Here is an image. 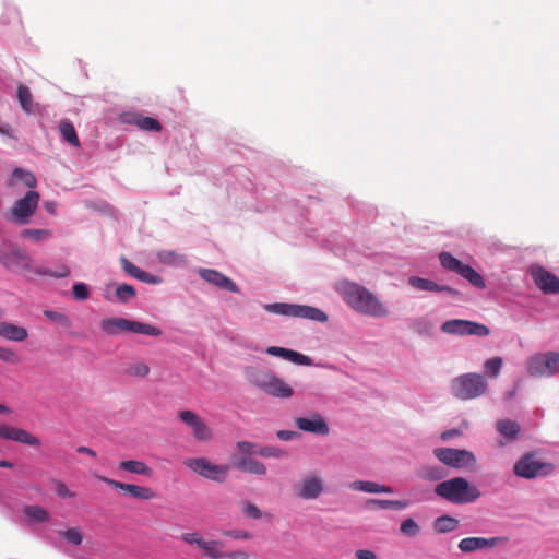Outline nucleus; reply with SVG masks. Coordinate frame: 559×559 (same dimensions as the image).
Wrapping results in <instances>:
<instances>
[{
  "mask_svg": "<svg viewBox=\"0 0 559 559\" xmlns=\"http://www.w3.org/2000/svg\"><path fill=\"white\" fill-rule=\"evenodd\" d=\"M223 534L233 539H250L252 537V535L245 530H229L225 531Z\"/></svg>",
  "mask_w": 559,
  "mask_h": 559,
  "instance_id": "obj_59",
  "label": "nucleus"
},
{
  "mask_svg": "<svg viewBox=\"0 0 559 559\" xmlns=\"http://www.w3.org/2000/svg\"><path fill=\"white\" fill-rule=\"evenodd\" d=\"M532 280L536 287L547 295L559 294V277L542 265H532L530 269Z\"/></svg>",
  "mask_w": 559,
  "mask_h": 559,
  "instance_id": "obj_13",
  "label": "nucleus"
},
{
  "mask_svg": "<svg viewBox=\"0 0 559 559\" xmlns=\"http://www.w3.org/2000/svg\"><path fill=\"white\" fill-rule=\"evenodd\" d=\"M135 295L136 290L130 284H120L116 288V297L120 304H128Z\"/></svg>",
  "mask_w": 559,
  "mask_h": 559,
  "instance_id": "obj_40",
  "label": "nucleus"
},
{
  "mask_svg": "<svg viewBox=\"0 0 559 559\" xmlns=\"http://www.w3.org/2000/svg\"><path fill=\"white\" fill-rule=\"evenodd\" d=\"M504 539L503 537H465L459 543V549L463 552H472L478 549L495 547Z\"/></svg>",
  "mask_w": 559,
  "mask_h": 559,
  "instance_id": "obj_20",
  "label": "nucleus"
},
{
  "mask_svg": "<svg viewBox=\"0 0 559 559\" xmlns=\"http://www.w3.org/2000/svg\"><path fill=\"white\" fill-rule=\"evenodd\" d=\"M462 432L460 429L457 428H452V429H448V430H444L440 438L442 441L447 442V441H450L451 439L455 438V437H459L461 436Z\"/></svg>",
  "mask_w": 559,
  "mask_h": 559,
  "instance_id": "obj_61",
  "label": "nucleus"
},
{
  "mask_svg": "<svg viewBox=\"0 0 559 559\" xmlns=\"http://www.w3.org/2000/svg\"><path fill=\"white\" fill-rule=\"evenodd\" d=\"M496 429L507 440H514L520 433V425L511 419H500L496 423Z\"/></svg>",
  "mask_w": 559,
  "mask_h": 559,
  "instance_id": "obj_28",
  "label": "nucleus"
},
{
  "mask_svg": "<svg viewBox=\"0 0 559 559\" xmlns=\"http://www.w3.org/2000/svg\"><path fill=\"white\" fill-rule=\"evenodd\" d=\"M459 275L466 280L475 288H486V281L484 276L468 264L463 265V267L459 272Z\"/></svg>",
  "mask_w": 559,
  "mask_h": 559,
  "instance_id": "obj_26",
  "label": "nucleus"
},
{
  "mask_svg": "<svg viewBox=\"0 0 559 559\" xmlns=\"http://www.w3.org/2000/svg\"><path fill=\"white\" fill-rule=\"evenodd\" d=\"M72 293L75 299L83 301L90 296V287L83 282H78L73 284Z\"/></svg>",
  "mask_w": 559,
  "mask_h": 559,
  "instance_id": "obj_49",
  "label": "nucleus"
},
{
  "mask_svg": "<svg viewBox=\"0 0 559 559\" xmlns=\"http://www.w3.org/2000/svg\"><path fill=\"white\" fill-rule=\"evenodd\" d=\"M290 352H292L290 348H285V347H280V346H269L265 349V353L267 355L280 357V358H283L285 360H288Z\"/></svg>",
  "mask_w": 559,
  "mask_h": 559,
  "instance_id": "obj_57",
  "label": "nucleus"
},
{
  "mask_svg": "<svg viewBox=\"0 0 559 559\" xmlns=\"http://www.w3.org/2000/svg\"><path fill=\"white\" fill-rule=\"evenodd\" d=\"M242 511L247 518H250L252 520H259L262 518L261 510L255 504H253L251 502H246Z\"/></svg>",
  "mask_w": 559,
  "mask_h": 559,
  "instance_id": "obj_58",
  "label": "nucleus"
},
{
  "mask_svg": "<svg viewBox=\"0 0 559 559\" xmlns=\"http://www.w3.org/2000/svg\"><path fill=\"white\" fill-rule=\"evenodd\" d=\"M33 262L31 255L17 248L12 250L0 248V263L12 273L27 271L34 272L40 276H50L53 278H63L70 275V269L67 265H61L57 271H52L45 266L34 267Z\"/></svg>",
  "mask_w": 559,
  "mask_h": 559,
  "instance_id": "obj_2",
  "label": "nucleus"
},
{
  "mask_svg": "<svg viewBox=\"0 0 559 559\" xmlns=\"http://www.w3.org/2000/svg\"><path fill=\"white\" fill-rule=\"evenodd\" d=\"M7 440H12L31 447H39L40 440L25 429L9 426Z\"/></svg>",
  "mask_w": 559,
  "mask_h": 559,
  "instance_id": "obj_23",
  "label": "nucleus"
},
{
  "mask_svg": "<svg viewBox=\"0 0 559 559\" xmlns=\"http://www.w3.org/2000/svg\"><path fill=\"white\" fill-rule=\"evenodd\" d=\"M119 469L127 471L132 474L150 477L153 473L152 468L142 461L127 460L121 461L118 465Z\"/></svg>",
  "mask_w": 559,
  "mask_h": 559,
  "instance_id": "obj_27",
  "label": "nucleus"
},
{
  "mask_svg": "<svg viewBox=\"0 0 559 559\" xmlns=\"http://www.w3.org/2000/svg\"><path fill=\"white\" fill-rule=\"evenodd\" d=\"M411 328L419 335H430L433 324L428 318L418 317L412 320Z\"/></svg>",
  "mask_w": 559,
  "mask_h": 559,
  "instance_id": "obj_37",
  "label": "nucleus"
},
{
  "mask_svg": "<svg viewBox=\"0 0 559 559\" xmlns=\"http://www.w3.org/2000/svg\"><path fill=\"white\" fill-rule=\"evenodd\" d=\"M236 449L239 451L238 455H258L259 454V444L251 441H238L236 443Z\"/></svg>",
  "mask_w": 559,
  "mask_h": 559,
  "instance_id": "obj_46",
  "label": "nucleus"
},
{
  "mask_svg": "<svg viewBox=\"0 0 559 559\" xmlns=\"http://www.w3.org/2000/svg\"><path fill=\"white\" fill-rule=\"evenodd\" d=\"M445 471L441 466H427L421 471L420 477L430 481H439L445 477Z\"/></svg>",
  "mask_w": 559,
  "mask_h": 559,
  "instance_id": "obj_42",
  "label": "nucleus"
},
{
  "mask_svg": "<svg viewBox=\"0 0 559 559\" xmlns=\"http://www.w3.org/2000/svg\"><path fill=\"white\" fill-rule=\"evenodd\" d=\"M259 454L262 457H274L280 459L284 456L286 453L282 449L274 445H259Z\"/></svg>",
  "mask_w": 559,
  "mask_h": 559,
  "instance_id": "obj_48",
  "label": "nucleus"
},
{
  "mask_svg": "<svg viewBox=\"0 0 559 559\" xmlns=\"http://www.w3.org/2000/svg\"><path fill=\"white\" fill-rule=\"evenodd\" d=\"M39 198L38 192L34 190L27 191L12 207L13 221L20 225L28 224L38 206Z\"/></svg>",
  "mask_w": 559,
  "mask_h": 559,
  "instance_id": "obj_12",
  "label": "nucleus"
},
{
  "mask_svg": "<svg viewBox=\"0 0 559 559\" xmlns=\"http://www.w3.org/2000/svg\"><path fill=\"white\" fill-rule=\"evenodd\" d=\"M23 238H32L34 241H40L49 236L46 229H24L21 234Z\"/></svg>",
  "mask_w": 559,
  "mask_h": 559,
  "instance_id": "obj_54",
  "label": "nucleus"
},
{
  "mask_svg": "<svg viewBox=\"0 0 559 559\" xmlns=\"http://www.w3.org/2000/svg\"><path fill=\"white\" fill-rule=\"evenodd\" d=\"M0 360L7 364L15 365L20 362V357L14 350L0 346Z\"/></svg>",
  "mask_w": 559,
  "mask_h": 559,
  "instance_id": "obj_52",
  "label": "nucleus"
},
{
  "mask_svg": "<svg viewBox=\"0 0 559 559\" xmlns=\"http://www.w3.org/2000/svg\"><path fill=\"white\" fill-rule=\"evenodd\" d=\"M138 128L147 132H160L163 130V124L158 119L141 114Z\"/></svg>",
  "mask_w": 559,
  "mask_h": 559,
  "instance_id": "obj_38",
  "label": "nucleus"
},
{
  "mask_svg": "<svg viewBox=\"0 0 559 559\" xmlns=\"http://www.w3.org/2000/svg\"><path fill=\"white\" fill-rule=\"evenodd\" d=\"M287 361H290L298 366H311L312 365V359L309 356L301 354L294 349H292Z\"/></svg>",
  "mask_w": 559,
  "mask_h": 559,
  "instance_id": "obj_51",
  "label": "nucleus"
},
{
  "mask_svg": "<svg viewBox=\"0 0 559 559\" xmlns=\"http://www.w3.org/2000/svg\"><path fill=\"white\" fill-rule=\"evenodd\" d=\"M59 535H61L71 546H80L83 542V534L79 527H71L66 531H60Z\"/></svg>",
  "mask_w": 559,
  "mask_h": 559,
  "instance_id": "obj_43",
  "label": "nucleus"
},
{
  "mask_svg": "<svg viewBox=\"0 0 559 559\" xmlns=\"http://www.w3.org/2000/svg\"><path fill=\"white\" fill-rule=\"evenodd\" d=\"M198 274L206 283L216 286L221 289L234 294H240L241 292L239 286L230 277L226 276L225 274L217 270L201 267L198 270Z\"/></svg>",
  "mask_w": 559,
  "mask_h": 559,
  "instance_id": "obj_14",
  "label": "nucleus"
},
{
  "mask_svg": "<svg viewBox=\"0 0 559 559\" xmlns=\"http://www.w3.org/2000/svg\"><path fill=\"white\" fill-rule=\"evenodd\" d=\"M349 488L356 491L368 493H392L393 489L390 486L380 485L370 480H355L349 484Z\"/></svg>",
  "mask_w": 559,
  "mask_h": 559,
  "instance_id": "obj_24",
  "label": "nucleus"
},
{
  "mask_svg": "<svg viewBox=\"0 0 559 559\" xmlns=\"http://www.w3.org/2000/svg\"><path fill=\"white\" fill-rule=\"evenodd\" d=\"M59 131L66 142L74 147L80 146V140L73 123L67 119L61 120L59 123Z\"/></svg>",
  "mask_w": 559,
  "mask_h": 559,
  "instance_id": "obj_32",
  "label": "nucleus"
},
{
  "mask_svg": "<svg viewBox=\"0 0 559 559\" xmlns=\"http://www.w3.org/2000/svg\"><path fill=\"white\" fill-rule=\"evenodd\" d=\"M341 294L344 301L355 311L373 318L388 316L386 307L365 286L354 282H343Z\"/></svg>",
  "mask_w": 559,
  "mask_h": 559,
  "instance_id": "obj_1",
  "label": "nucleus"
},
{
  "mask_svg": "<svg viewBox=\"0 0 559 559\" xmlns=\"http://www.w3.org/2000/svg\"><path fill=\"white\" fill-rule=\"evenodd\" d=\"M257 384L266 394L274 397L288 399L294 394L293 388L275 374H266L264 379Z\"/></svg>",
  "mask_w": 559,
  "mask_h": 559,
  "instance_id": "obj_15",
  "label": "nucleus"
},
{
  "mask_svg": "<svg viewBox=\"0 0 559 559\" xmlns=\"http://www.w3.org/2000/svg\"><path fill=\"white\" fill-rule=\"evenodd\" d=\"M439 262L444 270L455 272L456 274H459L464 265L460 259L455 258L448 251H442L439 253Z\"/></svg>",
  "mask_w": 559,
  "mask_h": 559,
  "instance_id": "obj_34",
  "label": "nucleus"
},
{
  "mask_svg": "<svg viewBox=\"0 0 559 559\" xmlns=\"http://www.w3.org/2000/svg\"><path fill=\"white\" fill-rule=\"evenodd\" d=\"M130 376L144 378L150 373V368L143 362L134 364L128 369Z\"/></svg>",
  "mask_w": 559,
  "mask_h": 559,
  "instance_id": "obj_55",
  "label": "nucleus"
},
{
  "mask_svg": "<svg viewBox=\"0 0 559 559\" xmlns=\"http://www.w3.org/2000/svg\"><path fill=\"white\" fill-rule=\"evenodd\" d=\"M234 466L242 473H248L257 476H263L266 474L265 464L248 455L235 456Z\"/></svg>",
  "mask_w": 559,
  "mask_h": 559,
  "instance_id": "obj_21",
  "label": "nucleus"
},
{
  "mask_svg": "<svg viewBox=\"0 0 559 559\" xmlns=\"http://www.w3.org/2000/svg\"><path fill=\"white\" fill-rule=\"evenodd\" d=\"M120 264H121V269L123 270V272L126 274H128L129 276H131L133 278H136L138 281H140L142 283L151 284V285H159L163 282V278L160 276L151 274V273L140 269L139 266L133 264L129 259H127L123 255L120 258Z\"/></svg>",
  "mask_w": 559,
  "mask_h": 559,
  "instance_id": "obj_18",
  "label": "nucleus"
},
{
  "mask_svg": "<svg viewBox=\"0 0 559 559\" xmlns=\"http://www.w3.org/2000/svg\"><path fill=\"white\" fill-rule=\"evenodd\" d=\"M102 480L107 484L108 486L115 488V489H119V490H123L126 491V487H127V483H122V481H119V480H116V479H111V478H108V477H102Z\"/></svg>",
  "mask_w": 559,
  "mask_h": 559,
  "instance_id": "obj_62",
  "label": "nucleus"
},
{
  "mask_svg": "<svg viewBox=\"0 0 559 559\" xmlns=\"http://www.w3.org/2000/svg\"><path fill=\"white\" fill-rule=\"evenodd\" d=\"M552 471V464L537 461L535 454L525 453L514 464L513 473L524 479H534L538 476H547Z\"/></svg>",
  "mask_w": 559,
  "mask_h": 559,
  "instance_id": "obj_8",
  "label": "nucleus"
},
{
  "mask_svg": "<svg viewBox=\"0 0 559 559\" xmlns=\"http://www.w3.org/2000/svg\"><path fill=\"white\" fill-rule=\"evenodd\" d=\"M180 538L187 544L197 545L199 548H206L205 540L199 537L198 533H183L181 534Z\"/></svg>",
  "mask_w": 559,
  "mask_h": 559,
  "instance_id": "obj_53",
  "label": "nucleus"
},
{
  "mask_svg": "<svg viewBox=\"0 0 559 559\" xmlns=\"http://www.w3.org/2000/svg\"><path fill=\"white\" fill-rule=\"evenodd\" d=\"M357 559H377V555L372 550L359 549L355 554Z\"/></svg>",
  "mask_w": 559,
  "mask_h": 559,
  "instance_id": "obj_63",
  "label": "nucleus"
},
{
  "mask_svg": "<svg viewBox=\"0 0 559 559\" xmlns=\"http://www.w3.org/2000/svg\"><path fill=\"white\" fill-rule=\"evenodd\" d=\"M369 508H380V509H392V510H403L407 508L408 501L406 500H386V499H369L367 502Z\"/></svg>",
  "mask_w": 559,
  "mask_h": 559,
  "instance_id": "obj_33",
  "label": "nucleus"
},
{
  "mask_svg": "<svg viewBox=\"0 0 559 559\" xmlns=\"http://www.w3.org/2000/svg\"><path fill=\"white\" fill-rule=\"evenodd\" d=\"M185 465L202 477L211 480L223 483L229 471V466L225 464H213L205 457L188 459Z\"/></svg>",
  "mask_w": 559,
  "mask_h": 559,
  "instance_id": "obj_10",
  "label": "nucleus"
},
{
  "mask_svg": "<svg viewBox=\"0 0 559 559\" xmlns=\"http://www.w3.org/2000/svg\"><path fill=\"white\" fill-rule=\"evenodd\" d=\"M440 329L445 334L461 336L476 335L484 337L490 334V329L487 325L464 319L447 320L441 324Z\"/></svg>",
  "mask_w": 559,
  "mask_h": 559,
  "instance_id": "obj_11",
  "label": "nucleus"
},
{
  "mask_svg": "<svg viewBox=\"0 0 559 559\" xmlns=\"http://www.w3.org/2000/svg\"><path fill=\"white\" fill-rule=\"evenodd\" d=\"M0 336L8 341L23 342L27 338L28 332L25 328L10 322H0Z\"/></svg>",
  "mask_w": 559,
  "mask_h": 559,
  "instance_id": "obj_22",
  "label": "nucleus"
},
{
  "mask_svg": "<svg viewBox=\"0 0 559 559\" xmlns=\"http://www.w3.org/2000/svg\"><path fill=\"white\" fill-rule=\"evenodd\" d=\"M435 493L439 498L457 506L473 503L481 496L480 490L475 485L461 476L440 481L435 487Z\"/></svg>",
  "mask_w": 559,
  "mask_h": 559,
  "instance_id": "obj_3",
  "label": "nucleus"
},
{
  "mask_svg": "<svg viewBox=\"0 0 559 559\" xmlns=\"http://www.w3.org/2000/svg\"><path fill=\"white\" fill-rule=\"evenodd\" d=\"M433 454L441 463L453 468H467L476 464L474 453L465 449L437 448Z\"/></svg>",
  "mask_w": 559,
  "mask_h": 559,
  "instance_id": "obj_9",
  "label": "nucleus"
},
{
  "mask_svg": "<svg viewBox=\"0 0 559 559\" xmlns=\"http://www.w3.org/2000/svg\"><path fill=\"white\" fill-rule=\"evenodd\" d=\"M193 436L197 440L206 441L212 438V431L209 426L200 419L194 426L191 427Z\"/></svg>",
  "mask_w": 559,
  "mask_h": 559,
  "instance_id": "obj_44",
  "label": "nucleus"
},
{
  "mask_svg": "<svg viewBox=\"0 0 559 559\" xmlns=\"http://www.w3.org/2000/svg\"><path fill=\"white\" fill-rule=\"evenodd\" d=\"M126 492L133 499L138 500H152L157 497V493L150 487L128 484Z\"/></svg>",
  "mask_w": 559,
  "mask_h": 559,
  "instance_id": "obj_31",
  "label": "nucleus"
},
{
  "mask_svg": "<svg viewBox=\"0 0 559 559\" xmlns=\"http://www.w3.org/2000/svg\"><path fill=\"white\" fill-rule=\"evenodd\" d=\"M157 260L165 265L168 266H185L188 262L187 257L185 254L178 253L173 250H159L156 253Z\"/></svg>",
  "mask_w": 559,
  "mask_h": 559,
  "instance_id": "obj_25",
  "label": "nucleus"
},
{
  "mask_svg": "<svg viewBox=\"0 0 559 559\" xmlns=\"http://www.w3.org/2000/svg\"><path fill=\"white\" fill-rule=\"evenodd\" d=\"M296 427L304 431L317 436H328L330 427L324 417L319 413H313L309 417H298L295 420Z\"/></svg>",
  "mask_w": 559,
  "mask_h": 559,
  "instance_id": "obj_16",
  "label": "nucleus"
},
{
  "mask_svg": "<svg viewBox=\"0 0 559 559\" xmlns=\"http://www.w3.org/2000/svg\"><path fill=\"white\" fill-rule=\"evenodd\" d=\"M527 372L532 377H552L559 373V353L545 352L533 355L527 360Z\"/></svg>",
  "mask_w": 559,
  "mask_h": 559,
  "instance_id": "obj_7",
  "label": "nucleus"
},
{
  "mask_svg": "<svg viewBox=\"0 0 559 559\" xmlns=\"http://www.w3.org/2000/svg\"><path fill=\"white\" fill-rule=\"evenodd\" d=\"M400 533L406 537H416L421 533V527L412 518L402 521Z\"/></svg>",
  "mask_w": 559,
  "mask_h": 559,
  "instance_id": "obj_39",
  "label": "nucleus"
},
{
  "mask_svg": "<svg viewBox=\"0 0 559 559\" xmlns=\"http://www.w3.org/2000/svg\"><path fill=\"white\" fill-rule=\"evenodd\" d=\"M16 99L25 114L29 115L33 112L32 94L27 86L23 84L17 85Z\"/></svg>",
  "mask_w": 559,
  "mask_h": 559,
  "instance_id": "obj_35",
  "label": "nucleus"
},
{
  "mask_svg": "<svg viewBox=\"0 0 559 559\" xmlns=\"http://www.w3.org/2000/svg\"><path fill=\"white\" fill-rule=\"evenodd\" d=\"M459 524H460V522L457 519H455L449 514H443V515L438 516L433 521V530L438 534L451 533L459 527Z\"/></svg>",
  "mask_w": 559,
  "mask_h": 559,
  "instance_id": "obj_29",
  "label": "nucleus"
},
{
  "mask_svg": "<svg viewBox=\"0 0 559 559\" xmlns=\"http://www.w3.org/2000/svg\"><path fill=\"white\" fill-rule=\"evenodd\" d=\"M263 309L273 314L302 318L320 323H324L329 320L328 314L323 310L308 305L273 302L264 304Z\"/></svg>",
  "mask_w": 559,
  "mask_h": 559,
  "instance_id": "obj_5",
  "label": "nucleus"
},
{
  "mask_svg": "<svg viewBox=\"0 0 559 559\" xmlns=\"http://www.w3.org/2000/svg\"><path fill=\"white\" fill-rule=\"evenodd\" d=\"M100 330L110 336L117 335L122 331L155 337L163 334V331L159 328L152 324L117 317L103 319L100 321Z\"/></svg>",
  "mask_w": 559,
  "mask_h": 559,
  "instance_id": "obj_6",
  "label": "nucleus"
},
{
  "mask_svg": "<svg viewBox=\"0 0 559 559\" xmlns=\"http://www.w3.org/2000/svg\"><path fill=\"white\" fill-rule=\"evenodd\" d=\"M224 558L229 559H248V555L242 551H229L224 554Z\"/></svg>",
  "mask_w": 559,
  "mask_h": 559,
  "instance_id": "obj_64",
  "label": "nucleus"
},
{
  "mask_svg": "<svg viewBox=\"0 0 559 559\" xmlns=\"http://www.w3.org/2000/svg\"><path fill=\"white\" fill-rule=\"evenodd\" d=\"M24 515L35 523H46L50 520L48 511L37 504L25 506L23 509Z\"/></svg>",
  "mask_w": 559,
  "mask_h": 559,
  "instance_id": "obj_30",
  "label": "nucleus"
},
{
  "mask_svg": "<svg viewBox=\"0 0 559 559\" xmlns=\"http://www.w3.org/2000/svg\"><path fill=\"white\" fill-rule=\"evenodd\" d=\"M324 490L323 480L317 476H307L299 485L296 493L306 500L317 499Z\"/></svg>",
  "mask_w": 559,
  "mask_h": 559,
  "instance_id": "obj_19",
  "label": "nucleus"
},
{
  "mask_svg": "<svg viewBox=\"0 0 559 559\" xmlns=\"http://www.w3.org/2000/svg\"><path fill=\"white\" fill-rule=\"evenodd\" d=\"M503 360L501 357H492L485 361L484 370L485 373L490 378H497L502 369Z\"/></svg>",
  "mask_w": 559,
  "mask_h": 559,
  "instance_id": "obj_41",
  "label": "nucleus"
},
{
  "mask_svg": "<svg viewBox=\"0 0 559 559\" xmlns=\"http://www.w3.org/2000/svg\"><path fill=\"white\" fill-rule=\"evenodd\" d=\"M179 418L189 427L194 426L201 419L194 412L189 409L181 411Z\"/></svg>",
  "mask_w": 559,
  "mask_h": 559,
  "instance_id": "obj_56",
  "label": "nucleus"
},
{
  "mask_svg": "<svg viewBox=\"0 0 559 559\" xmlns=\"http://www.w3.org/2000/svg\"><path fill=\"white\" fill-rule=\"evenodd\" d=\"M141 114L142 112H140V111H131V110L122 111L119 115L118 120L121 124L139 127Z\"/></svg>",
  "mask_w": 559,
  "mask_h": 559,
  "instance_id": "obj_47",
  "label": "nucleus"
},
{
  "mask_svg": "<svg viewBox=\"0 0 559 559\" xmlns=\"http://www.w3.org/2000/svg\"><path fill=\"white\" fill-rule=\"evenodd\" d=\"M207 548H203L206 550V556L211 559H222L224 558V552L216 549L217 546H223V544L218 540H205Z\"/></svg>",
  "mask_w": 559,
  "mask_h": 559,
  "instance_id": "obj_50",
  "label": "nucleus"
},
{
  "mask_svg": "<svg viewBox=\"0 0 559 559\" xmlns=\"http://www.w3.org/2000/svg\"><path fill=\"white\" fill-rule=\"evenodd\" d=\"M408 284L413 288L418 289V290L432 292V293H447V294L451 295L452 297H459L461 295V293L457 289H455L449 285L438 284V283L433 282L432 280L424 278V277H419V276H411L408 278Z\"/></svg>",
  "mask_w": 559,
  "mask_h": 559,
  "instance_id": "obj_17",
  "label": "nucleus"
},
{
  "mask_svg": "<svg viewBox=\"0 0 559 559\" xmlns=\"http://www.w3.org/2000/svg\"><path fill=\"white\" fill-rule=\"evenodd\" d=\"M12 176L27 188H35L37 185L35 175L29 170L16 167L13 169Z\"/></svg>",
  "mask_w": 559,
  "mask_h": 559,
  "instance_id": "obj_36",
  "label": "nucleus"
},
{
  "mask_svg": "<svg viewBox=\"0 0 559 559\" xmlns=\"http://www.w3.org/2000/svg\"><path fill=\"white\" fill-rule=\"evenodd\" d=\"M276 437L282 441H292L299 437V433L294 430H278Z\"/></svg>",
  "mask_w": 559,
  "mask_h": 559,
  "instance_id": "obj_60",
  "label": "nucleus"
},
{
  "mask_svg": "<svg viewBox=\"0 0 559 559\" xmlns=\"http://www.w3.org/2000/svg\"><path fill=\"white\" fill-rule=\"evenodd\" d=\"M44 316L48 320L56 322V323L62 325L63 328H70L72 324L71 319L67 314L59 312V311L45 310Z\"/></svg>",
  "mask_w": 559,
  "mask_h": 559,
  "instance_id": "obj_45",
  "label": "nucleus"
},
{
  "mask_svg": "<svg viewBox=\"0 0 559 559\" xmlns=\"http://www.w3.org/2000/svg\"><path fill=\"white\" fill-rule=\"evenodd\" d=\"M488 382L484 374L467 372L454 377L450 382V393L457 400L469 401L485 394Z\"/></svg>",
  "mask_w": 559,
  "mask_h": 559,
  "instance_id": "obj_4",
  "label": "nucleus"
}]
</instances>
